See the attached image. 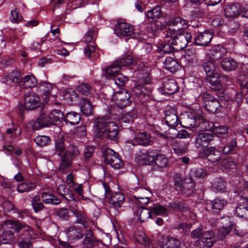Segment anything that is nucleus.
Listing matches in <instances>:
<instances>
[{
  "instance_id": "15",
  "label": "nucleus",
  "mask_w": 248,
  "mask_h": 248,
  "mask_svg": "<svg viewBox=\"0 0 248 248\" xmlns=\"http://www.w3.org/2000/svg\"><path fill=\"white\" fill-rule=\"evenodd\" d=\"M138 59L131 52L125 54L122 58L115 61L112 65L116 68H121L123 66L134 65L137 63Z\"/></svg>"
},
{
  "instance_id": "61",
  "label": "nucleus",
  "mask_w": 248,
  "mask_h": 248,
  "mask_svg": "<svg viewBox=\"0 0 248 248\" xmlns=\"http://www.w3.org/2000/svg\"><path fill=\"white\" fill-rule=\"evenodd\" d=\"M95 46L93 45H87L84 49L85 56L88 58L93 57L95 52Z\"/></svg>"
},
{
  "instance_id": "42",
  "label": "nucleus",
  "mask_w": 248,
  "mask_h": 248,
  "mask_svg": "<svg viewBox=\"0 0 248 248\" xmlns=\"http://www.w3.org/2000/svg\"><path fill=\"white\" fill-rule=\"evenodd\" d=\"M153 162L157 167L163 168L167 166L168 160L164 155L157 154L155 155H154Z\"/></svg>"
},
{
  "instance_id": "48",
  "label": "nucleus",
  "mask_w": 248,
  "mask_h": 248,
  "mask_svg": "<svg viewBox=\"0 0 248 248\" xmlns=\"http://www.w3.org/2000/svg\"><path fill=\"white\" fill-rule=\"evenodd\" d=\"M35 184L31 182L21 183L18 185L17 190L19 193L29 192L34 188Z\"/></svg>"
},
{
  "instance_id": "50",
  "label": "nucleus",
  "mask_w": 248,
  "mask_h": 248,
  "mask_svg": "<svg viewBox=\"0 0 248 248\" xmlns=\"http://www.w3.org/2000/svg\"><path fill=\"white\" fill-rule=\"evenodd\" d=\"M66 152L67 153V161L69 162L70 166L73 157L78 155L79 154V151L76 146L70 144L67 146Z\"/></svg>"
},
{
  "instance_id": "5",
  "label": "nucleus",
  "mask_w": 248,
  "mask_h": 248,
  "mask_svg": "<svg viewBox=\"0 0 248 248\" xmlns=\"http://www.w3.org/2000/svg\"><path fill=\"white\" fill-rule=\"evenodd\" d=\"M40 100L39 96L34 93H30L26 95L24 100V105L20 104L18 105L19 111L22 114L24 110H34L40 106Z\"/></svg>"
},
{
  "instance_id": "37",
  "label": "nucleus",
  "mask_w": 248,
  "mask_h": 248,
  "mask_svg": "<svg viewBox=\"0 0 248 248\" xmlns=\"http://www.w3.org/2000/svg\"><path fill=\"white\" fill-rule=\"evenodd\" d=\"M170 39V37L168 36L166 33L164 43L163 44H162L161 47V51L162 53H171L172 52L175 50L174 47H173L174 45L171 44V41Z\"/></svg>"
},
{
  "instance_id": "34",
  "label": "nucleus",
  "mask_w": 248,
  "mask_h": 248,
  "mask_svg": "<svg viewBox=\"0 0 248 248\" xmlns=\"http://www.w3.org/2000/svg\"><path fill=\"white\" fill-rule=\"evenodd\" d=\"M133 92L137 96L141 97H149L151 94L150 89L145 85H138L133 88Z\"/></svg>"
},
{
  "instance_id": "18",
  "label": "nucleus",
  "mask_w": 248,
  "mask_h": 248,
  "mask_svg": "<svg viewBox=\"0 0 248 248\" xmlns=\"http://www.w3.org/2000/svg\"><path fill=\"white\" fill-rule=\"evenodd\" d=\"M241 5L239 3H231L224 9V16L227 18H235L241 13Z\"/></svg>"
},
{
  "instance_id": "29",
  "label": "nucleus",
  "mask_w": 248,
  "mask_h": 248,
  "mask_svg": "<svg viewBox=\"0 0 248 248\" xmlns=\"http://www.w3.org/2000/svg\"><path fill=\"white\" fill-rule=\"evenodd\" d=\"M79 106L83 114L87 116L92 114L93 107L87 98H82L79 102Z\"/></svg>"
},
{
  "instance_id": "21",
  "label": "nucleus",
  "mask_w": 248,
  "mask_h": 248,
  "mask_svg": "<svg viewBox=\"0 0 248 248\" xmlns=\"http://www.w3.org/2000/svg\"><path fill=\"white\" fill-rule=\"evenodd\" d=\"M50 118L48 115L45 113L42 114L32 124V129L37 130L45 127H48L51 125Z\"/></svg>"
},
{
  "instance_id": "44",
  "label": "nucleus",
  "mask_w": 248,
  "mask_h": 248,
  "mask_svg": "<svg viewBox=\"0 0 248 248\" xmlns=\"http://www.w3.org/2000/svg\"><path fill=\"white\" fill-rule=\"evenodd\" d=\"M137 215L140 222H143L151 217V210L145 207H140L137 210Z\"/></svg>"
},
{
  "instance_id": "58",
  "label": "nucleus",
  "mask_w": 248,
  "mask_h": 248,
  "mask_svg": "<svg viewBox=\"0 0 248 248\" xmlns=\"http://www.w3.org/2000/svg\"><path fill=\"white\" fill-rule=\"evenodd\" d=\"M212 54L216 55L217 58L224 56L227 52L226 49L221 46H217L212 48Z\"/></svg>"
},
{
  "instance_id": "47",
  "label": "nucleus",
  "mask_w": 248,
  "mask_h": 248,
  "mask_svg": "<svg viewBox=\"0 0 248 248\" xmlns=\"http://www.w3.org/2000/svg\"><path fill=\"white\" fill-rule=\"evenodd\" d=\"M208 79L209 86L210 88L215 91H217V93H218L220 92L222 89V85L220 83V81L217 79L218 77H209Z\"/></svg>"
},
{
  "instance_id": "23",
  "label": "nucleus",
  "mask_w": 248,
  "mask_h": 248,
  "mask_svg": "<svg viewBox=\"0 0 248 248\" xmlns=\"http://www.w3.org/2000/svg\"><path fill=\"white\" fill-rule=\"evenodd\" d=\"M151 142L150 136L145 132H141L138 133L135 138L131 141V144L133 146L148 145Z\"/></svg>"
},
{
  "instance_id": "10",
  "label": "nucleus",
  "mask_w": 248,
  "mask_h": 248,
  "mask_svg": "<svg viewBox=\"0 0 248 248\" xmlns=\"http://www.w3.org/2000/svg\"><path fill=\"white\" fill-rule=\"evenodd\" d=\"M214 136L210 133L202 132L197 134L195 138V147L202 151L210 144L214 140Z\"/></svg>"
},
{
  "instance_id": "38",
  "label": "nucleus",
  "mask_w": 248,
  "mask_h": 248,
  "mask_svg": "<svg viewBox=\"0 0 248 248\" xmlns=\"http://www.w3.org/2000/svg\"><path fill=\"white\" fill-rule=\"evenodd\" d=\"M81 119L80 115L76 112H67L64 117V121L71 125H75L79 123Z\"/></svg>"
},
{
  "instance_id": "16",
  "label": "nucleus",
  "mask_w": 248,
  "mask_h": 248,
  "mask_svg": "<svg viewBox=\"0 0 248 248\" xmlns=\"http://www.w3.org/2000/svg\"><path fill=\"white\" fill-rule=\"evenodd\" d=\"M200 156L202 157H206L208 161L213 163L218 162L221 159L220 152L213 147H210L203 150Z\"/></svg>"
},
{
  "instance_id": "62",
  "label": "nucleus",
  "mask_w": 248,
  "mask_h": 248,
  "mask_svg": "<svg viewBox=\"0 0 248 248\" xmlns=\"http://www.w3.org/2000/svg\"><path fill=\"white\" fill-rule=\"evenodd\" d=\"M136 112L132 111L124 114L121 118V122L124 123H131L134 121L136 117Z\"/></svg>"
},
{
  "instance_id": "52",
  "label": "nucleus",
  "mask_w": 248,
  "mask_h": 248,
  "mask_svg": "<svg viewBox=\"0 0 248 248\" xmlns=\"http://www.w3.org/2000/svg\"><path fill=\"white\" fill-rule=\"evenodd\" d=\"M151 212L155 216L161 215L167 216L168 215V211L167 209L159 204H155L151 208Z\"/></svg>"
},
{
  "instance_id": "56",
  "label": "nucleus",
  "mask_w": 248,
  "mask_h": 248,
  "mask_svg": "<svg viewBox=\"0 0 248 248\" xmlns=\"http://www.w3.org/2000/svg\"><path fill=\"white\" fill-rule=\"evenodd\" d=\"M236 146L237 142L236 139H232L231 140L228 141L226 145L224 146L222 149V152L225 154H227L234 150Z\"/></svg>"
},
{
  "instance_id": "20",
  "label": "nucleus",
  "mask_w": 248,
  "mask_h": 248,
  "mask_svg": "<svg viewBox=\"0 0 248 248\" xmlns=\"http://www.w3.org/2000/svg\"><path fill=\"white\" fill-rule=\"evenodd\" d=\"M124 196L121 192L113 193L109 198L108 202L111 207L118 209L124 202Z\"/></svg>"
},
{
  "instance_id": "12",
  "label": "nucleus",
  "mask_w": 248,
  "mask_h": 248,
  "mask_svg": "<svg viewBox=\"0 0 248 248\" xmlns=\"http://www.w3.org/2000/svg\"><path fill=\"white\" fill-rule=\"evenodd\" d=\"M165 122L170 127H176L179 123L176 109L174 108L169 106L165 109Z\"/></svg>"
},
{
  "instance_id": "53",
  "label": "nucleus",
  "mask_w": 248,
  "mask_h": 248,
  "mask_svg": "<svg viewBox=\"0 0 248 248\" xmlns=\"http://www.w3.org/2000/svg\"><path fill=\"white\" fill-rule=\"evenodd\" d=\"M31 205L35 212L37 213L43 209L44 205L40 202V198L39 196H35L32 201Z\"/></svg>"
},
{
  "instance_id": "43",
  "label": "nucleus",
  "mask_w": 248,
  "mask_h": 248,
  "mask_svg": "<svg viewBox=\"0 0 248 248\" xmlns=\"http://www.w3.org/2000/svg\"><path fill=\"white\" fill-rule=\"evenodd\" d=\"M169 207L171 208L181 212H184L188 209V206L187 204L180 200H175L170 202L169 204Z\"/></svg>"
},
{
  "instance_id": "63",
  "label": "nucleus",
  "mask_w": 248,
  "mask_h": 248,
  "mask_svg": "<svg viewBox=\"0 0 248 248\" xmlns=\"http://www.w3.org/2000/svg\"><path fill=\"white\" fill-rule=\"evenodd\" d=\"M231 231V228L229 227H222L218 229L217 237L219 239L225 238Z\"/></svg>"
},
{
  "instance_id": "2",
  "label": "nucleus",
  "mask_w": 248,
  "mask_h": 248,
  "mask_svg": "<svg viewBox=\"0 0 248 248\" xmlns=\"http://www.w3.org/2000/svg\"><path fill=\"white\" fill-rule=\"evenodd\" d=\"M179 123L186 128H195L198 131L208 130L213 125L200 111H187L182 114Z\"/></svg>"
},
{
  "instance_id": "19",
  "label": "nucleus",
  "mask_w": 248,
  "mask_h": 248,
  "mask_svg": "<svg viewBox=\"0 0 248 248\" xmlns=\"http://www.w3.org/2000/svg\"><path fill=\"white\" fill-rule=\"evenodd\" d=\"M202 66L208 77H219V74L216 72L217 67L213 58H210L202 62Z\"/></svg>"
},
{
  "instance_id": "3",
  "label": "nucleus",
  "mask_w": 248,
  "mask_h": 248,
  "mask_svg": "<svg viewBox=\"0 0 248 248\" xmlns=\"http://www.w3.org/2000/svg\"><path fill=\"white\" fill-rule=\"evenodd\" d=\"M167 35L170 37L171 44L174 45L173 47L175 51H180L185 48L192 38L191 34L189 32L171 28L168 29Z\"/></svg>"
},
{
  "instance_id": "49",
  "label": "nucleus",
  "mask_w": 248,
  "mask_h": 248,
  "mask_svg": "<svg viewBox=\"0 0 248 248\" xmlns=\"http://www.w3.org/2000/svg\"><path fill=\"white\" fill-rule=\"evenodd\" d=\"M52 89V84L48 82H41L38 86L39 92L46 96H48L50 94Z\"/></svg>"
},
{
  "instance_id": "25",
  "label": "nucleus",
  "mask_w": 248,
  "mask_h": 248,
  "mask_svg": "<svg viewBox=\"0 0 248 248\" xmlns=\"http://www.w3.org/2000/svg\"><path fill=\"white\" fill-rule=\"evenodd\" d=\"M95 241L92 230L90 228L87 229L85 237L82 241L83 248H93L95 244Z\"/></svg>"
},
{
  "instance_id": "36",
  "label": "nucleus",
  "mask_w": 248,
  "mask_h": 248,
  "mask_svg": "<svg viewBox=\"0 0 248 248\" xmlns=\"http://www.w3.org/2000/svg\"><path fill=\"white\" fill-rule=\"evenodd\" d=\"M37 79L33 76L27 75L20 81V85L24 88H31L34 87L37 83Z\"/></svg>"
},
{
  "instance_id": "24",
  "label": "nucleus",
  "mask_w": 248,
  "mask_h": 248,
  "mask_svg": "<svg viewBox=\"0 0 248 248\" xmlns=\"http://www.w3.org/2000/svg\"><path fill=\"white\" fill-rule=\"evenodd\" d=\"M213 35L209 31L200 33L195 38V43L197 45L206 46L211 41Z\"/></svg>"
},
{
  "instance_id": "31",
  "label": "nucleus",
  "mask_w": 248,
  "mask_h": 248,
  "mask_svg": "<svg viewBox=\"0 0 248 248\" xmlns=\"http://www.w3.org/2000/svg\"><path fill=\"white\" fill-rule=\"evenodd\" d=\"M211 123L213 125L207 131L211 130L214 134L220 138H225L228 136V128L227 126L223 125L216 126L214 123Z\"/></svg>"
},
{
  "instance_id": "45",
  "label": "nucleus",
  "mask_w": 248,
  "mask_h": 248,
  "mask_svg": "<svg viewBox=\"0 0 248 248\" xmlns=\"http://www.w3.org/2000/svg\"><path fill=\"white\" fill-rule=\"evenodd\" d=\"M161 14V10L160 7L157 6L154 8L149 10L146 13V16L147 19H151L153 21L156 19H160Z\"/></svg>"
},
{
  "instance_id": "6",
  "label": "nucleus",
  "mask_w": 248,
  "mask_h": 248,
  "mask_svg": "<svg viewBox=\"0 0 248 248\" xmlns=\"http://www.w3.org/2000/svg\"><path fill=\"white\" fill-rule=\"evenodd\" d=\"M121 68H116L111 65L108 67L106 69V72L108 77L112 78V80L118 86L121 87L124 86L125 83L128 81V78L119 73V70Z\"/></svg>"
},
{
  "instance_id": "57",
  "label": "nucleus",
  "mask_w": 248,
  "mask_h": 248,
  "mask_svg": "<svg viewBox=\"0 0 248 248\" xmlns=\"http://www.w3.org/2000/svg\"><path fill=\"white\" fill-rule=\"evenodd\" d=\"M48 116L52 124L54 122L60 121L62 118L63 114L60 110H53L48 115Z\"/></svg>"
},
{
  "instance_id": "41",
  "label": "nucleus",
  "mask_w": 248,
  "mask_h": 248,
  "mask_svg": "<svg viewBox=\"0 0 248 248\" xmlns=\"http://www.w3.org/2000/svg\"><path fill=\"white\" fill-rule=\"evenodd\" d=\"M185 58L189 63H193L198 59L197 50L194 47L187 48L185 50Z\"/></svg>"
},
{
  "instance_id": "30",
  "label": "nucleus",
  "mask_w": 248,
  "mask_h": 248,
  "mask_svg": "<svg viewBox=\"0 0 248 248\" xmlns=\"http://www.w3.org/2000/svg\"><path fill=\"white\" fill-rule=\"evenodd\" d=\"M221 67L225 71H231L234 70L237 68L238 63L232 58L226 57L222 59Z\"/></svg>"
},
{
  "instance_id": "14",
  "label": "nucleus",
  "mask_w": 248,
  "mask_h": 248,
  "mask_svg": "<svg viewBox=\"0 0 248 248\" xmlns=\"http://www.w3.org/2000/svg\"><path fill=\"white\" fill-rule=\"evenodd\" d=\"M178 90L176 81L171 79H167L164 81L162 87L158 89L160 93L164 95L172 94Z\"/></svg>"
},
{
  "instance_id": "27",
  "label": "nucleus",
  "mask_w": 248,
  "mask_h": 248,
  "mask_svg": "<svg viewBox=\"0 0 248 248\" xmlns=\"http://www.w3.org/2000/svg\"><path fill=\"white\" fill-rule=\"evenodd\" d=\"M180 188L184 194L187 196H190L195 189V183L190 178L186 179L184 180V184Z\"/></svg>"
},
{
  "instance_id": "32",
  "label": "nucleus",
  "mask_w": 248,
  "mask_h": 248,
  "mask_svg": "<svg viewBox=\"0 0 248 248\" xmlns=\"http://www.w3.org/2000/svg\"><path fill=\"white\" fill-rule=\"evenodd\" d=\"M238 217L248 219V202H239L235 209Z\"/></svg>"
},
{
  "instance_id": "64",
  "label": "nucleus",
  "mask_w": 248,
  "mask_h": 248,
  "mask_svg": "<svg viewBox=\"0 0 248 248\" xmlns=\"http://www.w3.org/2000/svg\"><path fill=\"white\" fill-rule=\"evenodd\" d=\"M220 163L226 169L232 168L236 165L231 157H227V158L222 160Z\"/></svg>"
},
{
  "instance_id": "28",
  "label": "nucleus",
  "mask_w": 248,
  "mask_h": 248,
  "mask_svg": "<svg viewBox=\"0 0 248 248\" xmlns=\"http://www.w3.org/2000/svg\"><path fill=\"white\" fill-rule=\"evenodd\" d=\"M137 160L139 165H150L154 161V155H152L149 152L140 153L137 157Z\"/></svg>"
},
{
  "instance_id": "11",
  "label": "nucleus",
  "mask_w": 248,
  "mask_h": 248,
  "mask_svg": "<svg viewBox=\"0 0 248 248\" xmlns=\"http://www.w3.org/2000/svg\"><path fill=\"white\" fill-rule=\"evenodd\" d=\"M67 148L65 147L64 141L62 140H57L55 142V154L61 156L62 165L64 168L69 167V162L67 161Z\"/></svg>"
},
{
  "instance_id": "1",
  "label": "nucleus",
  "mask_w": 248,
  "mask_h": 248,
  "mask_svg": "<svg viewBox=\"0 0 248 248\" xmlns=\"http://www.w3.org/2000/svg\"><path fill=\"white\" fill-rule=\"evenodd\" d=\"M93 126L98 137L115 141L118 139V126L109 117L96 118L94 121Z\"/></svg>"
},
{
  "instance_id": "26",
  "label": "nucleus",
  "mask_w": 248,
  "mask_h": 248,
  "mask_svg": "<svg viewBox=\"0 0 248 248\" xmlns=\"http://www.w3.org/2000/svg\"><path fill=\"white\" fill-rule=\"evenodd\" d=\"M161 248H186L182 246L179 240L170 237L164 239Z\"/></svg>"
},
{
  "instance_id": "51",
  "label": "nucleus",
  "mask_w": 248,
  "mask_h": 248,
  "mask_svg": "<svg viewBox=\"0 0 248 248\" xmlns=\"http://www.w3.org/2000/svg\"><path fill=\"white\" fill-rule=\"evenodd\" d=\"M15 234L11 231H3L0 237V241H4L3 243L8 244L14 240Z\"/></svg>"
},
{
  "instance_id": "54",
  "label": "nucleus",
  "mask_w": 248,
  "mask_h": 248,
  "mask_svg": "<svg viewBox=\"0 0 248 248\" xmlns=\"http://www.w3.org/2000/svg\"><path fill=\"white\" fill-rule=\"evenodd\" d=\"M33 231L31 227L29 226L27 230H23V232L18 236V239L31 241L32 238Z\"/></svg>"
},
{
  "instance_id": "60",
  "label": "nucleus",
  "mask_w": 248,
  "mask_h": 248,
  "mask_svg": "<svg viewBox=\"0 0 248 248\" xmlns=\"http://www.w3.org/2000/svg\"><path fill=\"white\" fill-rule=\"evenodd\" d=\"M56 215L61 220H68L70 217L69 211L65 208H61L57 210Z\"/></svg>"
},
{
  "instance_id": "59",
  "label": "nucleus",
  "mask_w": 248,
  "mask_h": 248,
  "mask_svg": "<svg viewBox=\"0 0 248 248\" xmlns=\"http://www.w3.org/2000/svg\"><path fill=\"white\" fill-rule=\"evenodd\" d=\"M34 141L38 146H44L46 145L50 141V139L48 136L39 135L35 137Z\"/></svg>"
},
{
  "instance_id": "13",
  "label": "nucleus",
  "mask_w": 248,
  "mask_h": 248,
  "mask_svg": "<svg viewBox=\"0 0 248 248\" xmlns=\"http://www.w3.org/2000/svg\"><path fill=\"white\" fill-rule=\"evenodd\" d=\"M114 32L117 36H129L134 32V27L127 23L119 22L115 25Z\"/></svg>"
},
{
  "instance_id": "8",
  "label": "nucleus",
  "mask_w": 248,
  "mask_h": 248,
  "mask_svg": "<svg viewBox=\"0 0 248 248\" xmlns=\"http://www.w3.org/2000/svg\"><path fill=\"white\" fill-rule=\"evenodd\" d=\"M112 100L121 108L129 106L131 102L130 93L125 89L115 93L112 95Z\"/></svg>"
},
{
  "instance_id": "35",
  "label": "nucleus",
  "mask_w": 248,
  "mask_h": 248,
  "mask_svg": "<svg viewBox=\"0 0 248 248\" xmlns=\"http://www.w3.org/2000/svg\"><path fill=\"white\" fill-rule=\"evenodd\" d=\"M41 198L43 201L46 204L58 205L61 202V199L57 198L53 195L46 192L42 193Z\"/></svg>"
},
{
  "instance_id": "33",
  "label": "nucleus",
  "mask_w": 248,
  "mask_h": 248,
  "mask_svg": "<svg viewBox=\"0 0 248 248\" xmlns=\"http://www.w3.org/2000/svg\"><path fill=\"white\" fill-rule=\"evenodd\" d=\"M7 225H10V228L15 230L16 232H18L22 230L29 228V225L24 222H20L19 221H13L7 220L4 222Z\"/></svg>"
},
{
  "instance_id": "4",
  "label": "nucleus",
  "mask_w": 248,
  "mask_h": 248,
  "mask_svg": "<svg viewBox=\"0 0 248 248\" xmlns=\"http://www.w3.org/2000/svg\"><path fill=\"white\" fill-rule=\"evenodd\" d=\"M217 95L221 100L236 102L238 105L243 100L242 93L236 91L233 88H229L225 91L222 89L218 93H217Z\"/></svg>"
},
{
  "instance_id": "39",
  "label": "nucleus",
  "mask_w": 248,
  "mask_h": 248,
  "mask_svg": "<svg viewBox=\"0 0 248 248\" xmlns=\"http://www.w3.org/2000/svg\"><path fill=\"white\" fill-rule=\"evenodd\" d=\"M164 68L171 73H174L179 66L177 62L171 57L166 58L164 62Z\"/></svg>"
},
{
  "instance_id": "55",
  "label": "nucleus",
  "mask_w": 248,
  "mask_h": 248,
  "mask_svg": "<svg viewBox=\"0 0 248 248\" xmlns=\"http://www.w3.org/2000/svg\"><path fill=\"white\" fill-rule=\"evenodd\" d=\"M77 90L79 93L88 96L91 93L92 88L88 83H81L78 86Z\"/></svg>"
},
{
  "instance_id": "22",
  "label": "nucleus",
  "mask_w": 248,
  "mask_h": 248,
  "mask_svg": "<svg viewBox=\"0 0 248 248\" xmlns=\"http://www.w3.org/2000/svg\"><path fill=\"white\" fill-rule=\"evenodd\" d=\"M168 25H170L169 20H164V18H160L159 20L153 21L152 23L147 26V29L149 31L154 33L158 31L161 30L165 28Z\"/></svg>"
},
{
  "instance_id": "40",
  "label": "nucleus",
  "mask_w": 248,
  "mask_h": 248,
  "mask_svg": "<svg viewBox=\"0 0 248 248\" xmlns=\"http://www.w3.org/2000/svg\"><path fill=\"white\" fill-rule=\"evenodd\" d=\"M227 201L223 199L216 198L210 202L212 210L214 212H218L227 204Z\"/></svg>"
},
{
  "instance_id": "7",
  "label": "nucleus",
  "mask_w": 248,
  "mask_h": 248,
  "mask_svg": "<svg viewBox=\"0 0 248 248\" xmlns=\"http://www.w3.org/2000/svg\"><path fill=\"white\" fill-rule=\"evenodd\" d=\"M202 103L207 110L213 113L219 112L222 108L221 102L210 94H204Z\"/></svg>"
},
{
  "instance_id": "17",
  "label": "nucleus",
  "mask_w": 248,
  "mask_h": 248,
  "mask_svg": "<svg viewBox=\"0 0 248 248\" xmlns=\"http://www.w3.org/2000/svg\"><path fill=\"white\" fill-rule=\"evenodd\" d=\"M65 233L68 241L70 242H75L81 239L84 235L83 232L80 228L74 226L67 228L65 230Z\"/></svg>"
},
{
  "instance_id": "46",
  "label": "nucleus",
  "mask_w": 248,
  "mask_h": 248,
  "mask_svg": "<svg viewBox=\"0 0 248 248\" xmlns=\"http://www.w3.org/2000/svg\"><path fill=\"white\" fill-rule=\"evenodd\" d=\"M75 217L76 218V223L83 225L85 229H88L90 228L89 219L85 213L81 211Z\"/></svg>"
},
{
  "instance_id": "9",
  "label": "nucleus",
  "mask_w": 248,
  "mask_h": 248,
  "mask_svg": "<svg viewBox=\"0 0 248 248\" xmlns=\"http://www.w3.org/2000/svg\"><path fill=\"white\" fill-rule=\"evenodd\" d=\"M103 157L105 160L115 169H120L123 165L119 155L110 148L105 150Z\"/></svg>"
}]
</instances>
